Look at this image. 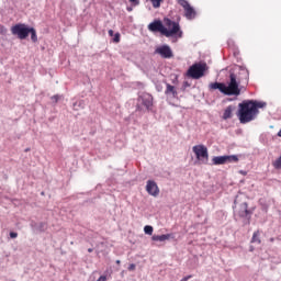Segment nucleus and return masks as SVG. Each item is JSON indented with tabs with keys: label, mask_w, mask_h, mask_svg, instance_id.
I'll list each match as a JSON object with an SVG mask.
<instances>
[{
	"label": "nucleus",
	"mask_w": 281,
	"mask_h": 281,
	"mask_svg": "<svg viewBox=\"0 0 281 281\" xmlns=\"http://www.w3.org/2000/svg\"><path fill=\"white\" fill-rule=\"evenodd\" d=\"M132 2V5H139V0H130Z\"/></svg>",
	"instance_id": "28"
},
{
	"label": "nucleus",
	"mask_w": 281,
	"mask_h": 281,
	"mask_svg": "<svg viewBox=\"0 0 281 281\" xmlns=\"http://www.w3.org/2000/svg\"><path fill=\"white\" fill-rule=\"evenodd\" d=\"M11 32L14 36H18L21 41H25L27 36H30V26L25 24H15L12 29Z\"/></svg>",
	"instance_id": "7"
},
{
	"label": "nucleus",
	"mask_w": 281,
	"mask_h": 281,
	"mask_svg": "<svg viewBox=\"0 0 281 281\" xmlns=\"http://www.w3.org/2000/svg\"><path fill=\"white\" fill-rule=\"evenodd\" d=\"M234 111H236V106L228 105L223 113V120H232L234 117Z\"/></svg>",
	"instance_id": "17"
},
{
	"label": "nucleus",
	"mask_w": 281,
	"mask_h": 281,
	"mask_svg": "<svg viewBox=\"0 0 281 281\" xmlns=\"http://www.w3.org/2000/svg\"><path fill=\"white\" fill-rule=\"evenodd\" d=\"M150 111L153 109V95L150 93H143L138 97L136 111Z\"/></svg>",
	"instance_id": "6"
},
{
	"label": "nucleus",
	"mask_w": 281,
	"mask_h": 281,
	"mask_svg": "<svg viewBox=\"0 0 281 281\" xmlns=\"http://www.w3.org/2000/svg\"><path fill=\"white\" fill-rule=\"evenodd\" d=\"M9 236H10V238H19V233L10 232Z\"/></svg>",
	"instance_id": "26"
},
{
	"label": "nucleus",
	"mask_w": 281,
	"mask_h": 281,
	"mask_svg": "<svg viewBox=\"0 0 281 281\" xmlns=\"http://www.w3.org/2000/svg\"><path fill=\"white\" fill-rule=\"evenodd\" d=\"M60 98H63L60 94H55L50 98V100L54 102V104H58Z\"/></svg>",
	"instance_id": "23"
},
{
	"label": "nucleus",
	"mask_w": 281,
	"mask_h": 281,
	"mask_svg": "<svg viewBox=\"0 0 281 281\" xmlns=\"http://www.w3.org/2000/svg\"><path fill=\"white\" fill-rule=\"evenodd\" d=\"M146 192L150 196H159V186H157V182H155V180H147Z\"/></svg>",
	"instance_id": "13"
},
{
	"label": "nucleus",
	"mask_w": 281,
	"mask_h": 281,
	"mask_svg": "<svg viewBox=\"0 0 281 281\" xmlns=\"http://www.w3.org/2000/svg\"><path fill=\"white\" fill-rule=\"evenodd\" d=\"M240 175H247V171L240 170Z\"/></svg>",
	"instance_id": "34"
},
{
	"label": "nucleus",
	"mask_w": 281,
	"mask_h": 281,
	"mask_svg": "<svg viewBox=\"0 0 281 281\" xmlns=\"http://www.w3.org/2000/svg\"><path fill=\"white\" fill-rule=\"evenodd\" d=\"M240 124H249V122H254L258 116L251 106V100H244L238 104V111L236 113Z\"/></svg>",
	"instance_id": "3"
},
{
	"label": "nucleus",
	"mask_w": 281,
	"mask_h": 281,
	"mask_svg": "<svg viewBox=\"0 0 281 281\" xmlns=\"http://www.w3.org/2000/svg\"><path fill=\"white\" fill-rule=\"evenodd\" d=\"M165 94L169 98H179V92H177V88L170 83H166Z\"/></svg>",
	"instance_id": "15"
},
{
	"label": "nucleus",
	"mask_w": 281,
	"mask_h": 281,
	"mask_svg": "<svg viewBox=\"0 0 281 281\" xmlns=\"http://www.w3.org/2000/svg\"><path fill=\"white\" fill-rule=\"evenodd\" d=\"M109 36H113V34H114V32H113V30H109Z\"/></svg>",
	"instance_id": "32"
},
{
	"label": "nucleus",
	"mask_w": 281,
	"mask_h": 281,
	"mask_svg": "<svg viewBox=\"0 0 281 281\" xmlns=\"http://www.w3.org/2000/svg\"><path fill=\"white\" fill-rule=\"evenodd\" d=\"M179 5H181L183 8V10L186 11L184 16L189 20L194 19V16H196V11L194 10V8H192V5H190V2H188V0H177Z\"/></svg>",
	"instance_id": "12"
},
{
	"label": "nucleus",
	"mask_w": 281,
	"mask_h": 281,
	"mask_svg": "<svg viewBox=\"0 0 281 281\" xmlns=\"http://www.w3.org/2000/svg\"><path fill=\"white\" fill-rule=\"evenodd\" d=\"M29 34H31V41L33 43H37L38 42V36L36 35V29L29 27Z\"/></svg>",
	"instance_id": "20"
},
{
	"label": "nucleus",
	"mask_w": 281,
	"mask_h": 281,
	"mask_svg": "<svg viewBox=\"0 0 281 281\" xmlns=\"http://www.w3.org/2000/svg\"><path fill=\"white\" fill-rule=\"evenodd\" d=\"M120 33H115L113 37V43H120Z\"/></svg>",
	"instance_id": "25"
},
{
	"label": "nucleus",
	"mask_w": 281,
	"mask_h": 281,
	"mask_svg": "<svg viewBox=\"0 0 281 281\" xmlns=\"http://www.w3.org/2000/svg\"><path fill=\"white\" fill-rule=\"evenodd\" d=\"M250 243H252L254 245H260L262 243V240L260 239V231H256L252 234Z\"/></svg>",
	"instance_id": "19"
},
{
	"label": "nucleus",
	"mask_w": 281,
	"mask_h": 281,
	"mask_svg": "<svg viewBox=\"0 0 281 281\" xmlns=\"http://www.w3.org/2000/svg\"><path fill=\"white\" fill-rule=\"evenodd\" d=\"M188 87H191V83L189 81H183L181 91H186L188 89Z\"/></svg>",
	"instance_id": "24"
},
{
	"label": "nucleus",
	"mask_w": 281,
	"mask_h": 281,
	"mask_svg": "<svg viewBox=\"0 0 281 281\" xmlns=\"http://www.w3.org/2000/svg\"><path fill=\"white\" fill-rule=\"evenodd\" d=\"M151 1V5L153 8H161V3L164 2V0H150Z\"/></svg>",
	"instance_id": "22"
},
{
	"label": "nucleus",
	"mask_w": 281,
	"mask_h": 281,
	"mask_svg": "<svg viewBox=\"0 0 281 281\" xmlns=\"http://www.w3.org/2000/svg\"><path fill=\"white\" fill-rule=\"evenodd\" d=\"M126 10L127 12H133V7H127Z\"/></svg>",
	"instance_id": "31"
},
{
	"label": "nucleus",
	"mask_w": 281,
	"mask_h": 281,
	"mask_svg": "<svg viewBox=\"0 0 281 281\" xmlns=\"http://www.w3.org/2000/svg\"><path fill=\"white\" fill-rule=\"evenodd\" d=\"M154 228L150 225H146L144 227V233L147 234V236H153Z\"/></svg>",
	"instance_id": "21"
},
{
	"label": "nucleus",
	"mask_w": 281,
	"mask_h": 281,
	"mask_svg": "<svg viewBox=\"0 0 281 281\" xmlns=\"http://www.w3.org/2000/svg\"><path fill=\"white\" fill-rule=\"evenodd\" d=\"M190 278H192V276H187V277H183L180 281H188L190 280Z\"/></svg>",
	"instance_id": "29"
},
{
	"label": "nucleus",
	"mask_w": 281,
	"mask_h": 281,
	"mask_svg": "<svg viewBox=\"0 0 281 281\" xmlns=\"http://www.w3.org/2000/svg\"><path fill=\"white\" fill-rule=\"evenodd\" d=\"M240 85H249V70L245 66H238V75L231 72L229 82L226 86L225 82H212L209 85L211 91H220L224 95H240Z\"/></svg>",
	"instance_id": "1"
},
{
	"label": "nucleus",
	"mask_w": 281,
	"mask_h": 281,
	"mask_svg": "<svg viewBox=\"0 0 281 281\" xmlns=\"http://www.w3.org/2000/svg\"><path fill=\"white\" fill-rule=\"evenodd\" d=\"M27 150H30L29 148L27 149H25V151L27 153Z\"/></svg>",
	"instance_id": "38"
},
{
	"label": "nucleus",
	"mask_w": 281,
	"mask_h": 281,
	"mask_svg": "<svg viewBox=\"0 0 281 281\" xmlns=\"http://www.w3.org/2000/svg\"><path fill=\"white\" fill-rule=\"evenodd\" d=\"M238 156L231 155V156H214L212 158L213 166H224V164H237Z\"/></svg>",
	"instance_id": "9"
},
{
	"label": "nucleus",
	"mask_w": 281,
	"mask_h": 281,
	"mask_svg": "<svg viewBox=\"0 0 281 281\" xmlns=\"http://www.w3.org/2000/svg\"><path fill=\"white\" fill-rule=\"evenodd\" d=\"M250 106H252L255 114L258 115V113H260L258 109H265V106H267V102L250 100Z\"/></svg>",
	"instance_id": "16"
},
{
	"label": "nucleus",
	"mask_w": 281,
	"mask_h": 281,
	"mask_svg": "<svg viewBox=\"0 0 281 281\" xmlns=\"http://www.w3.org/2000/svg\"><path fill=\"white\" fill-rule=\"evenodd\" d=\"M121 262H122V261H120V260H116V265H121Z\"/></svg>",
	"instance_id": "36"
},
{
	"label": "nucleus",
	"mask_w": 281,
	"mask_h": 281,
	"mask_svg": "<svg viewBox=\"0 0 281 281\" xmlns=\"http://www.w3.org/2000/svg\"><path fill=\"white\" fill-rule=\"evenodd\" d=\"M278 137H281V130L278 132Z\"/></svg>",
	"instance_id": "35"
},
{
	"label": "nucleus",
	"mask_w": 281,
	"mask_h": 281,
	"mask_svg": "<svg viewBox=\"0 0 281 281\" xmlns=\"http://www.w3.org/2000/svg\"><path fill=\"white\" fill-rule=\"evenodd\" d=\"M88 254H93V248H89Z\"/></svg>",
	"instance_id": "33"
},
{
	"label": "nucleus",
	"mask_w": 281,
	"mask_h": 281,
	"mask_svg": "<svg viewBox=\"0 0 281 281\" xmlns=\"http://www.w3.org/2000/svg\"><path fill=\"white\" fill-rule=\"evenodd\" d=\"M97 281H106V276H101Z\"/></svg>",
	"instance_id": "30"
},
{
	"label": "nucleus",
	"mask_w": 281,
	"mask_h": 281,
	"mask_svg": "<svg viewBox=\"0 0 281 281\" xmlns=\"http://www.w3.org/2000/svg\"><path fill=\"white\" fill-rule=\"evenodd\" d=\"M247 196L244 193H239L234 200V216L235 218H241L244 225H251V216H254V210L249 209V204L245 201Z\"/></svg>",
	"instance_id": "2"
},
{
	"label": "nucleus",
	"mask_w": 281,
	"mask_h": 281,
	"mask_svg": "<svg viewBox=\"0 0 281 281\" xmlns=\"http://www.w3.org/2000/svg\"><path fill=\"white\" fill-rule=\"evenodd\" d=\"M164 23L167 29V32H170L169 35H166V38L175 37V38H183V31H181V25H179V22H175L170 20V18H165Z\"/></svg>",
	"instance_id": "5"
},
{
	"label": "nucleus",
	"mask_w": 281,
	"mask_h": 281,
	"mask_svg": "<svg viewBox=\"0 0 281 281\" xmlns=\"http://www.w3.org/2000/svg\"><path fill=\"white\" fill-rule=\"evenodd\" d=\"M192 150L201 164H207L210 154L207 153V147H205V145H195L193 146Z\"/></svg>",
	"instance_id": "8"
},
{
	"label": "nucleus",
	"mask_w": 281,
	"mask_h": 281,
	"mask_svg": "<svg viewBox=\"0 0 281 281\" xmlns=\"http://www.w3.org/2000/svg\"><path fill=\"white\" fill-rule=\"evenodd\" d=\"M270 240H271V243H273V238H271Z\"/></svg>",
	"instance_id": "37"
},
{
	"label": "nucleus",
	"mask_w": 281,
	"mask_h": 281,
	"mask_svg": "<svg viewBox=\"0 0 281 281\" xmlns=\"http://www.w3.org/2000/svg\"><path fill=\"white\" fill-rule=\"evenodd\" d=\"M30 226L34 234H41L43 232H47V223H45V222L37 223V222L32 221Z\"/></svg>",
	"instance_id": "14"
},
{
	"label": "nucleus",
	"mask_w": 281,
	"mask_h": 281,
	"mask_svg": "<svg viewBox=\"0 0 281 281\" xmlns=\"http://www.w3.org/2000/svg\"><path fill=\"white\" fill-rule=\"evenodd\" d=\"M76 105H77V103L74 104V106H76Z\"/></svg>",
	"instance_id": "39"
},
{
	"label": "nucleus",
	"mask_w": 281,
	"mask_h": 281,
	"mask_svg": "<svg viewBox=\"0 0 281 281\" xmlns=\"http://www.w3.org/2000/svg\"><path fill=\"white\" fill-rule=\"evenodd\" d=\"M151 240H154L156 243H164L166 240H170V234L153 235Z\"/></svg>",
	"instance_id": "18"
},
{
	"label": "nucleus",
	"mask_w": 281,
	"mask_h": 281,
	"mask_svg": "<svg viewBox=\"0 0 281 281\" xmlns=\"http://www.w3.org/2000/svg\"><path fill=\"white\" fill-rule=\"evenodd\" d=\"M127 269H128V271H135V269H136L135 263H131Z\"/></svg>",
	"instance_id": "27"
},
{
	"label": "nucleus",
	"mask_w": 281,
	"mask_h": 281,
	"mask_svg": "<svg viewBox=\"0 0 281 281\" xmlns=\"http://www.w3.org/2000/svg\"><path fill=\"white\" fill-rule=\"evenodd\" d=\"M155 54H158L165 59L175 58V53L172 52V48L168 45H160L155 49Z\"/></svg>",
	"instance_id": "11"
},
{
	"label": "nucleus",
	"mask_w": 281,
	"mask_h": 281,
	"mask_svg": "<svg viewBox=\"0 0 281 281\" xmlns=\"http://www.w3.org/2000/svg\"><path fill=\"white\" fill-rule=\"evenodd\" d=\"M205 71H207L206 63H195L188 69L187 76L193 80H199L205 76Z\"/></svg>",
	"instance_id": "4"
},
{
	"label": "nucleus",
	"mask_w": 281,
	"mask_h": 281,
	"mask_svg": "<svg viewBox=\"0 0 281 281\" xmlns=\"http://www.w3.org/2000/svg\"><path fill=\"white\" fill-rule=\"evenodd\" d=\"M149 32H159L162 36L169 35L168 27L164 25L161 20H155L154 22L148 24Z\"/></svg>",
	"instance_id": "10"
}]
</instances>
